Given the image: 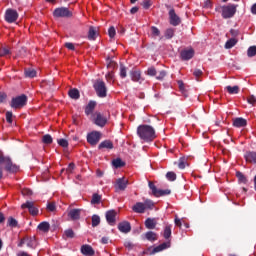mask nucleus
Returning a JSON list of instances; mask_svg holds the SVG:
<instances>
[{"mask_svg":"<svg viewBox=\"0 0 256 256\" xmlns=\"http://www.w3.org/2000/svg\"><path fill=\"white\" fill-rule=\"evenodd\" d=\"M179 169H184L185 168V160L180 159L178 163Z\"/></svg>","mask_w":256,"mask_h":256,"instance_id":"nucleus-62","label":"nucleus"},{"mask_svg":"<svg viewBox=\"0 0 256 256\" xmlns=\"http://www.w3.org/2000/svg\"><path fill=\"white\" fill-rule=\"evenodd\" d=\"M146 229H155L157 227V220L155 218H147L145 221Z\"/></svg>","mask_w":256,"mask_h":256,"instance_id":"nucleus-21","label":"nucleus"},{"mask_svg":"<svg viewBox=\"0 0 256 256\" xmlns=\"http://www.w3.org/2000/svg\"><path fill=\"white\" fill-rule=\"evenodd\" d=\"M8 225H10V227H17V220H15L14 218H9Z\"/></svg>","mask_w":256,"mask_h":256,"instance_id":"nucleus-54","label":"nucleus"},{"mask_svg":"<svg viewBox=\"0 0 256 256\" xmlns=\"http://www.w3.org/2000/svg\"><path fill=\"white\" fill-rule=\"evenodd\" d=\"M145 237H146L147 241L153 242V241H157V239H158L159 236L157 235V233H155V232H153V231H148V232L145 234Z\"/></svg>","mask_w":256,"mask_h":256,"instance_id":"nucleus-26","label":"nucleus"},{"mask_svg":"<svg viewBox=\"0 0 256 256\" xmlns=\"http://www.w3.org/2000/svg\"><path fill=\"white\" fill-rule=\"evenodd\" d=\"M25 243L27 247H30L31 249H35V247H37V240L35 237L25 238Z\"/></svg>","mask_w":256,"mask_h":256,"instance_id":"nucleus-23","label":"nucleus"},{"mask_svg":"<svg viewBox=\"0 0 256 256\" xmlns=\"http://www.w3.org/2000/svg\"><path fill=\"white\" fill-rule=\"evenodd\" d=\"M65 47L69 49L70 51H75V45L71 42H68L65 44Z\"/></svg>","mask_w":256,"mask_h":256,"instance_id":"nucleus-58","label":"nucleus"},{"mask_svg":"<svg viewBox=\"0 0 256 256\" xmlns=\"http://www.w3.org/2000/svg\"><path fill=\"white\" fill-rule=\"evenodd\" d=\"M54 17H71V11H69V8L60 7L56 8L53 12Z\"/></svg>","mask_w":256,"mask_h":256,"instance_id":"nucleus-10","label":"nucleus"},{"mask_svg":"<svg viewBox=\"0 0 256 256\" xmlns=\"http://www.w3.org/2000/svg\"><path fill=\"white\" fill-rule=\"evenodd\" d=\"M65 236L69 237L70 239H73V236H74L73 230H71V229L66 230Z\"/></svg>","mask_w":256,"mask_h":256,"instance_id":"nucleus-57","label":"nucleus"},{"mask_svg":"<svg viewBox=\"0 0 256 256\" xmlns=\"http://www.w3.org/2000/svg\"><path fill=\"white\" fill-rule=\"evenodd\" d=\"M251 11L253 15H256V3L252 6Z\"/></svg>","mask_w":256,"mask_h":256,"instance_id":"nucleus-64","label":"nucleus"},{"mask_svg":"<svg viewBox=\"0 0 256 256\" xmlns=\"http://www.w3.org/2000/svg\"><path fill=\"white\" fill-rule=\"evenodd\" d=\"M234 127H245L247 125V120L244 118H236L233 121Z\"/></svg>","mask_w":256,"mask_h":256,"instance_id":"nucleus-25","label":"nucleus"},{"mask_svg":"<svg viewBox=\"0 0 256 256\" xmlns=\"http://www.w3.org/2000/svg\"><path fill=\"white\" fill-rule=\"evenodd\" d=\"M163 237L164 239H169V237H171V226L168 225L164 228Z\"/></svg>","mask_w":256,"mask_h":256,"instance_id":"nucleus-37","label":"nucleus"},{"mask_svg":"<svg viewBox=\"0 0 256 256\" xmlns=\"http://www.w3.org/2000/svg\"><path fill=\"white\" fill-rule=\"evenodd\" d=\"M10 54H11V50H9V48H7V47L0 48V57H5Z\"/></svg>","mask_w":256,"mask_h":256,"instance_id":"nucleus-39","label":"nucleus"},{"mask_svg":"<svg viewBox=\"0 0 256 256\" xmlns=\"http://www.w3.org/2000/svg\"><path fill=\"white\" fill-rule=\"evenodd\" d=\"M27 105V96L22 94L12 99L10 106L12 109H21Z\"/></svg>","mask_w":256,"mask_h":256,"instance_id":"nucleus-3","label":"nucleus"},{"mask_svg":"<svg viewBox=\"0 0 256 256\" xmlns=\"http://www.w3.org/2000/svg\"><path fill=\"white\" fill-rule=\"evenodd\" d=\"M169 247H171V242H164L159 246L155 247L153 249V253H159L161 251H165V249H169Z\"/></svg>","mask_w":256,"mask_h":256,"instance_id":"nucleus-20","label":"nucleus"},{"mask_svg":"<svg viewBox=\"0 0 256 256\" xmlns=\"http://www.w3.org/2000/svg\"><path fill=\"white\" fill-rule=\"evenodd\" d=\"M222 17L223 19H231L233 15H235L237 8H235V5H227L222 6Z\"/></svg>","mask_w":256,"mask_h":256,"instance_id":"nucleus-5","label":"nucleus"},{"mask_svg":"<svg viewBox=\"0 0 256 256\" xmlns=\"http://www.w3.org/2000/svg\"><path fill=\"white\" fill-rule=\"evenodd\" d=\"M115 217H117V212H115V210H109L106 212V221L109 225H115Z\"/></svg>","mask_w":256,"mask_h":256,"instance_id":"nucleus-14","label":"nucleus"},{"mask_svg":"<svg viewBox=\"0 0 256 256\" xmlns=\"http://www.w3.org/2000/svg\"><path fill=\"white\" fill-rule=\"evenodd\" d=\"M19 17V14L17 13V11L15 10H7L6 14H5V19L7 21V23H15V21H17Z\"/></svg>","mask_w":256,"mask_h":256,"instance_id":"nucleus-11","label":"nucleus"},{"mask_svg":"<svg viewBox=\"0 0 256 256\" xmlns=\"http://www.w3.org/2000/svg\"><path fill=\"white\" fill-rule=\"evenodd\" d=\"M149 189L152 191V195L155 197H163V195H170L171 190H161L157 189V186L153 182H149Z\"/></svg>","mask_w":256,"mask_h":256,"instance_id":"nucleus-6","label":"nucleus"},{"mask_svg":"<svg viewBox=\"0 0 256 256\" xmlns=\"http://www.w3.org/2000/svg\"><path fill=\"white\" fill-rule=\"evenodd\" d=\"M101 223V217L99 215H93L92 216V227H98V225Z\"/></svg>","mask_w":256,"mask_h":256,"instance_id":"nucleus-35","label":"nucleus"},{"mask_svg":"<svg viewBox=\"0 0 256 256\" xmlns=\"http://www.w3.org/2000/svg\"><path fill=\"white\" fill-rule=\"evenodd\" d=\"M248 57H255L256 56V46H251L248 48L247 51Z\"/></svg>","mask_w":256,"mask_h":256,"instance_id":"nucleus-40","label":"nucleus"},{"mask_svg":"<svg viewBox=\"0 0 256 256\" xmlns=\"http://www.w3.org/2000/svg\"><path fill=\"white\" fill-rule=\"evenodd\" d=\"M237 38H231L225 43L226 49H233L237 45Z\"/></svg>","mask_w":256,"mask_h":256,"instance_id":"nucleus-28","label":"nucleus"},{"mask_svg":"<svg viewBox=\"0 0 256 256\" xmlns=\"http://www.w3.org/2000/svg\"><path fill=\"white\" fill-rule=\"evenodd\" d=\"M22 195L24 197H30V195H33V191H31L28 188H24V189H22Z\"/></svg>","mask_w":256,"mask_h":256,"instance_id":"nucleus-48","label":"nucleus"},{"mask_svg":"<svg viewBox=\"0 0 256 256\" xmlns=\"http://www.w3.org/2000/svg\"><path fill=\"white\" fill-rule=\"evenodd\" d=\"M68 217H70V219H72V221L79 220L81 217V209L70 210V212L68 213Z\"/></svg>","mask_w":256,"mask_h":256,"instance_id":"nucleus-17","label":"nucleus"},{"mask_svg":"<svg viewBox=\"0 0 256 256\" xmlns=\"http://www.w3.org/2000/svg\"><path fill=\"white\" fill-rule=\"evenodd\" d=\"M115 77V75L113 74V72H108L106 74V79L107 81H113V78Z\"/></svg>","mask_w":256,"mask_h":256,"instance_id":"nucleus-59","label":"nucleus"},{"mask_svg":"<svg viewBox=\"0 0 256 256\" xmlns=\"http://www.w3.org/2000/svg\"><path fill=\"white\" fill-rule=\"evenodd\" d=\"M6 121L8 123H13V112H6Z\"/></svg>","mask_w":256,"mask_h":256,"instance_id":"nucleus-50","label":"nucleus"},{"mask_svg":"<svg viewBox=\"0 0 256 256\" xmlns=\"http://www.w3.org/2000/svg\"><path fill=\"white\" fill-rule=\"evenodd\" d=\"M112 165L115 167V169H119L121 167H125V162H123L121 158H116L112 161Z\"/></svg>","mask_w":256,"mask_h":256,"instance_id":"nucleus-27","label":"nucleus"},{"mask_svg":"<svg viewBox=\"0 0 256 256\" xmlns=\"http://www.w3.org/2000/svg\"><path fill=\"white\" fill-rule=\"evenodd\" d=\"M99 149H113V143L109 140L103 141L100 143Z\"/></svg>","mask_w":256,"mask_h":256,"instance_id":"nucleus-30","label":"nucleus"},{"mask_svg":"<svg viewBox=\"0 0 256 256\" xmlns=\"http://www.w3.org/2000/svg\"><path fill=\"white\" fill-rule=\"evenodd\" d=\"M193 55H195L193 49H186L181 52V58L183 61H189V59H193Z\"/></svg>","mask_w":256,"mask_h":256,"instance_id":"nucleus-15","label":"nucleus"},{"mask_svg":"<svg viewBox=\"0 0 256 256\" xmlns=\"http://www.w3.org/2000/svg\"><path fill=\"white\" fill-rule=\"evenodd\" d=\"M42 142L45 143V145H51L53 143V137H51L49 134H46L43 136Z\"/></svg>","mask_w":256,"mask_h":256,"instance_id":"nucleus-34","label":"nucleus"},{"mask_svg":"<svg viewBox=\"0 0 256 256\" xmlns=\"http://www.w3.org/2000/svg\"><path fill=\"white\" fill-rule=\"evenodd\" d=\"M173 35H175V31L173 29H167L165 32L166 39H172Z\"/></svg>","mask_w":256,"mask_h":256,"instance_id":"nucleus-44","label":"nucleus"},{"mask_svg":"<svg viewBox=\"0 0 256 256\" xmlns=\"http://www.w3.org/2000/svg\"><path fill=\"white\" fill-rule=\"evenodd\" d=\"M166 179H168V181H175V179H177V174H175V172H168L166 174Z\"/></svg>","mask_w":256,"mask_h":256,"instance_id":"nucleus-43","label":"nucleus"},{"mask_svg":"<svg viewBox=\"0 0 256 256\" xmlns=\"http://www.w3.org/2000/svg\"><path fill=\"white\" fill-rule=\"evenodd\" d=\"M247 101L250 105H255L256 104V96L254 95H250L248 98H247Z\"/></svg>","mask_w":256,"mask_h":256,"instance_id":"nucleus-51","label":"nucleus"},{"mask_svg":"<svg viewBox=\"0 0 256 256\" xmlns=\"http://www.w3.org/2000/svg\"><path fill=\"white\" fill-rule=\"evenodd\" d=\"M17 256H29V254L27 253V252H19L18 254H17Z\"/></svg>","mask_w":256,"mask_h":256,"instance_id":"nucleus-63","label":"nucleus"},{"mask_svg":"<svg viewBox=\"0 0 256 256\" xmlns=\"http://www.w3.org/2000/svg\"><path fill=\"white\" fill-rule=\"evenodd\" d=\"M88 39L95 41L97 39V29L95 27H90L88 32Z\"/></svg>","mask_w":256,"mask_h":256,"instance_id":"nucleus-29","label":"nucleus"},{"mask_svg":"<svg viewBox=\"0 0 256 256\" xmlns=\"http://www.w3.org/2000/svg\"><path fill=\"white\" fill-rule=\"evenodd\" d=\"M244 157L248 163H256V152H248Z\"/></svg>","mask_w":256,"mask_h":256,"instance_id":"nucleus-24","label":"nucleus"},{"mask_svg":"<svg viewBox=\"0 0 256 256\" xmlns=\"http://www.w3.org/2000/svg\"><path fill=\"white\" fill-rule=\"evenodd\" d=\"M58 145L60 147H69V142L66 139H58Z\"/></svg>","mask_w":256,"mask_h":256,"instance_id":"nucleus-49","label":"nucleus"},{"mask_svg":"<svg viewBox=\"0 0 256 256\" xmlns=\"http://www.w3.org/2000/svg\"><path fill=\"white\" fill-rule=\"evenodd\" d=\"M118 229L121 233H129L131 231V224L127 221L118 224Z\"/></svg>","mask_w":256,"mask_h":256,"instance_id":"nucleus-16","label":"nucleus"},{"mask_svg":"<svg viewBox=\"0 0 256 256\" xmlns=\"http://www.w3.org/2000/svg\"><path fill=\"white\" fill-rule=\"evenodd\" d=\"M148 75H150L151 77H154V75H157V71L155 70V68L151 67L148 69L147 71Z\"/></svg>","mask_w":256,"mask_h":256,"instance_id":"nucleus-56","label":"nucleus"},{"mask_svg":"<svg viewBox=\"0 0 256 256\" xmlns=\"http://www.w3.org/2000/svg\"><path fill=\"white\" fill-rule=\"evenodd\" d=\"M144 205H145V209H153V207H155V204L151 200H146L144 202Z\"/></svg>","mask_w":256,"mask_h":256,"instance_id":"nucleus-47","label":"nucleus"},{"mask_svg":"<svg viewBox=\"0 0 256 256\" xmlns=\"http://www.w3.org/2000/svg\"><path fill=\"white\" fill-rule=\"evenodd\" d=\"M230 33L232 35V38L236 39V37L239 35V30H230Z\"/></svg>","mask_w":256,"mask_h":256,"instance_id":"nucleus-61","label":"nucleus"},{"mask_svg":"<svg viewBox=\"0 0 256 256\" xmlns=\"http://www.w3.org/2000/svg\"><path fill=\"white\" fill-rule=\"evenodd\" d=\"M0 165H4L9 173H17V171H19V166L13 164L11 158L4 156L3 153H0Z\"/></svg>","mask_w":256,"mask_h":256,"instance_id":"nucleus-2","label":"nucleus"},{"mask_svg":"<svg viewBox=\"0 0 256 256\" xmlns=\"http://www.w3.org/2000/svg\"><path fill=\"white\" fill-rule=\"evenodd\" d=\"M131 79L132 81H135L136 83H142L143 78H141V72L140 71H132L131 72Z\"/></svg>","mask_w":256,"mask_h":256,"instance_id":"nucleus-22","label":"nucleus"},{"mask_svg":"<svg viewBox=\"0 0 256 256\" xmlns=\"http://www.w3.org/2000/svg\"><path fill=\"white\" fill-rule=\"evenodd\" d=\"M137 135L142 139V141H145L146 143H149L157 137L155 135V128L149 125H140L137 128Z\"/></svg>","mask_w":256,"mask_h":256,"instance_id":"nucleus-1","label":"nucleus"},{"mask_svg":"<svg viewBox=\"0 0 256 256\" xmlns=\"http://www.w3.org/2000/svg\"><path fill=\"white\" fill-rule=\"evenodd\" d=\"M93 121L98 127H105L107 124V117L103 116L100 112H95L93 114Z\"/></svg>","mask_w":256,"mask_h":256,"instance_id":"nucleus-7","label":"nucleus"},{"mask_svg":"<svg viewBox=\"0 0 256 256\" xmlns=\"http://www.w3.org/2000/svg\"><path fill=\"white\" fill-rule=\"evenodd\" d=\"M193 75H194V77H196V79H199V77H201V75H203V71L201 69H195L193 71Z\"/></svg>","mask_w":256,"mask_h":256,"instance_id":"nucleus-52","label":"nucleus"},{"mask_svg":"<svg viewBox=\"0 0 256 256\" xmlns=\"http://www.w3.org/2000/svg\"><path fill=\"white\" fill-rule=\"evenodd\" d=\"M95 105H96L95 102L93 101L89 102V104L86 106V109H85L86 115H91V113H93V110L95 109Z\"/></svg>","mask_w":256,"mask_h":256,"instance_id":"nucleus-32","label":"nucleus"},{"mask_svg":"<svg viewBox=\"0 0 256 256\" xmlns=\"http://www.w3.org/2000/svg\"><path fill=\"white\" fill-rule=\"evenodd\" d=\"M21 207L22 209H28L31 215H37L39 213V209H37V207H35V203L31 201H27L26 203L22 204Z\"/></svg>","mask_w":256,"mask_h":256,"instance_id":"nucleus-12","label":"nucleus"},{"mask_svg":"<svg viewBox=\"0 0 256 256\" xmlns=\"http://www.w3.org/2000/svg\"><path fill=\"white\" fill-rule=\"evenodd\" d=\"M47 209H48V211H55V209H56L55 203H48Z\"/></svg>","mask_w":256,"mask_h":256,"instance_id":"nucleus-60","label":"nucleus"},{"mask_svg":"<svg viewBox=\"0 0 256 256\" xmlns=\"http://www.w3.org/2000/svg\"><path fill=\"white\" fill-rule=\"evenodd\" d=\"M87 141L90 145H97L101 141V133L93 131L87 135Z\"/></svg>","mask_w":256,"mask_h":256,"instance_id":"nucleus-8","label":"nucleus"},{"mask_svg":"<svg viewBox=\"0 0 256 256\" xmlns=\"http://www.w3.org/2000/svg\"><path fill=\"white\" fill-rule=\"evenodd\" d=\"M69 97H71V99H79V90L77 89L70 90Z\"/></svg>","mask_w":256,"mask_h":256,"instance_id":"nucleus-38","label":"nucleus"},{"mask_svg":"<svg viewBox=\"0 0 256 256\" xmlns=\"http://www.w3.org/2000/svg\"><path fill=\"white\" fill-rule=\"evenodd\" d=\"M94 89L98 97H107V86L105 85V82L98 80L94 84Z\"/></svg>","mask_w":256,"mask_h":256,"instance_id":"nucleus-4","label":"nucleus"},{"mask_svg":"<svg viewBox=\"0 0 256 256\" xmlns=\"http://www.w3.org/2000/svg\"><path fill=\"white\" fill-rule=\"evenodd\" d=\"M236 177L241 183H247V177L241 172H236Z\"/></svg>","mask_w":256,"mask_h":256,"instance_id":"nucleus-42","label":"nucleus"},{"mask_svg":"<svg viewBox=\"0 0 256 256\" xmlns=\"http://www.w3.org/2000/svg\"><path fill=\"white\" fill-rule=\"evenodd\" d=\"M51 225L49 224V222H42L38 225V229L39 231H44V233H47V231H49Z\"/></svg>","mask_w":256,"mask_h":256,"instance_id":"nucleus-31","label":"nucleus"},{"mask_svg":"<svg viewBox=\"0 0 256 256\" xmlns=\"http://www.w3.org/2000/svg\"><path fill=\"white\" fill-rule=\"evenodd\" d=\"M134 213H145V204L143 202H138L132 207Z\"/></svg>","mask_w":256,"mask_h":256,"instance_id":"nucleus-18","label":"nucleus"},{"mask_svg":"<svg viewBox=\"0 0 256 256\" xmlns=\"http://www.w3.org/2000/svg\"><path fill=\"white\" fill-rule=\"evenodd\" d=\"M115 27H110L109 30H108V35L111 39H113V37H115Z\"/></svg>","mask_w":256,"mask_h":256,"instance_id":"nucleus-53","label":"nucleus"},{"mask_svg":"<svg viewBox=\"0 0 256 256\" xmlns=\"http://www.w3.org/2000/svg\"><path fill=\"white\" fill-rule=\"evenodd\" d=\"M152 35L153 37H159L161 35V32L159 31V28L152 26L151 27Z\"/></svg>","mask_w":256,"mask_h":256,"instance_id":"nucleus-45","label":"nucleus"},{"mask_svg":"<svg viewBox=\"0 0 256 256\" xmlns=\"http://www.w3.org/2000/svg\"><path fill=\"white\" fill-rule=\"evenodd\" d=\"M81 253L83 255H88V256L95 255V251L93 250V248L90 245H83L81 247Z\"/></svg>","mask_w":256,"mask_h":256,"instance_id":"nucleus-19","label":"nucleus"},{"mask_svg":"<svg viewBox=\"0 0 256 256\" xmlns=\"http://www.w3.org/2000/svg\"><path fill=\"white\" fill-rule=\"evenodd\" d=\"M25 75H26V77H30V79H33V77H35L37 75V71H35L33 69H28L25 71Z\"/></svg>","mask_w":256,"mask_h":256,"instance_id":"nucleus-41","label":"nucleus"},{"mask_svg":"<svg viewBox=\"0 0 256 256\" xmlns=\"http://www.w3.org/2000/svg\"><path fill=\"white\" fill-rule=\"evenodd\" d=\"M120 77L125 79L127 77V68L125 66H120Z\"/></svg>","mask_w":256,"mask_h":256,"instance_id":"nucleus-46","label":"nucleus"},{"mask_svg":"<svg viewBox=\"0 0 256 256\" xmlns=\"http://www.w3.org/2000/svg\"><path fill=\"white\" fill-rule=\"evenodd\" d=\"M165 75H167V73L165 71H160L159 74L156 76V79H158L159 81H161Z\"/></svg>","mask_w":256,"mask_h":256,"instance_id":"nucleus-55","label":"nucleus"},{"mask_svg":"<svg viewBox=\"0 0 256 256\" xmlns=\"http://www.w3.org/2000/svg\"><path fill=\"white\" fill-rule=\"evenodd\" d=\"M226 90L230 95H237L239 93V86H227Z\"/></svg>","mask_w":256,"mask_h":256,"instance_id":"nucleus-33","label":"nucleus"},{"mask_svg":"<svg viewBox=\"0 0 256 256\" xmlns=\"http://www.w3.org/2000/svg\"><path fill=\"white\" fill-rule=\"evenodd\" d=\"M169 17H170V23L174 27H177V25H179V23H181V18H179V16L175 13L174 9H171L169 11Z\"/></svg>","mask_w":256,"mask_h":256,"instance_id":"nucleus-13","label":"nucleus"},{"mask_svg":"<svg viewBox=\"0 0 256 256\" xmlns=\"http://www.w3.org/2000/svg\"><path fill=\"white\" fill-rule=\"evenodd\" d=\"M91 203L92 205H99V203H101V197L99 194H93Z\"/></svg>","mask_w":256,"mask_h":256,"instance_id":"nucleus-36","label":"nucleus"},{"mask_svg":"<svg viewBox=\"0 0 256 256\" xmlns=\"http://www.w3.org/2000/svg\"><path fill=\"white\" fill-rule=\"evenodd\" d=\"M127 185H129V180L125 177L118 178L115 183L116 191H125L127 189Z\"/></svg>","mask_w":256,"mask_h":256,"instance_id":"nucleus-9","label":"nucleus"}]
</instances>
